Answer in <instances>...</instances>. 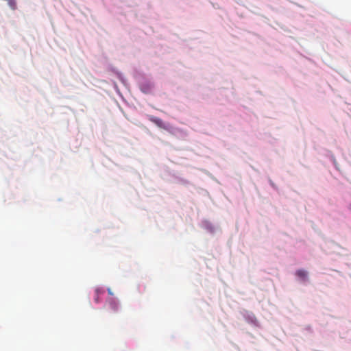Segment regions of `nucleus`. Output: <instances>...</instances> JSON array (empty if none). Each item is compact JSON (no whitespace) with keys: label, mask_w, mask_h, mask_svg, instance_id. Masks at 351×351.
Wrapping results in <instances>:
<instances>
[{"label":"nucleus","mask_w":351,"mask_h":351,"mask_svg":"<svg viewBox=\"0 0 351 351\" xmlns=\"http://www.w3.org/2000/svg\"><path fill=\"white\" fill-rule=\"evenodd\" d=\"M106 306L112 313H117L119 308V302L114 298H110L107 300Z\"/></svg>","instance_id":"nucleus-1"},{"label":"nucleus","mask_w":351,"mask_h":351,"mask_svg":"<svg viewBox=\"0 0 351 351\" xmlns=\"http://www.w3.org/2000/svg\"><path fill=\"white\" fill-rule=\"evenodd\" d=\"M148 119L150 121H152V123L156 124L158 127H159L160 128H165V123L161 119L154 117V116H152V115H149Z\"/></svg>","instance_id":"nucleus-2"},{"label":"nucleus","mask_w":351,"mask_h":351,"mask_svg":"<svg viewBox=\"0 0 351 351\" xmlns=\"http://www.w3.org/2000/svg\"><path fill=\"white\" fill-rule=\"evenodd\" d=\"M296 275L298 277L305 280L307 277V272L305 270L299 269L296 271Z\"/></svg>","instance_id":"nucleus-3"},{"label":"nucleus","mask_w":351,"mask_h":351,"mask_svg":"<svg viewBox=\"0 0 351 351\" xmlns=\"http://www.w3.org/2000/svg\"><path fill=\"white\" fill-rule=\"evenodd\" d=\"M104 293V291L101 290L100 289L97 288L95 289V302L98 303L99 302V296L101 293Z\"/></svg>","instance_id":"nucleus-4"},{"label":"nucleus","mask_w":351,"mask_h":351,"mask_svg":"<svg viewBox=\"0 0 351 351\" xmlns=\"http://www.w3.org/2000/svg\"><path fill=\"white\" fill-rule=\"evenodd\" d=\"M9 5L12 9H15L16 3L14 0H8Z\"/></svg>","instance_id":"nucleus-5"},{"label":"nucleus","mask_w":351,"mask_h":351,"mask_svg":"<svg viewBox=\"0 0 351 351\" xmlns=\"http://www.w3.org/2000/svg\"><path fill=\"white\" fill-rule=\"evenodd\" d=\"M108 293H109L110 295H113V293H112V291H111V289H108Z\"/></svg>","instance_id":"nucleus-6"},{"label":"nucleus","mask_w":351,"mask_h":351,"mask_svg":"<svg viewBox=\"0 0 351 351\" xmlns=\"http://www.w3.org/2000/svg\"><path fill=\"white\" fill-rule=\"evenodd\" d=\"M349 208H350V211H351V205L350 206Z\"/></svg>","instance_id":"nucleus-7"}]
</instances>
